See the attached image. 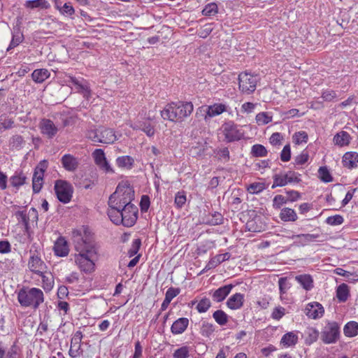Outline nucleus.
I'll list each match as a JSON object with an SVG mask.
<instances>
[{
    "label": "nucleus",
    "instance_id": "f257e3e1",
    "mask_svg": "<svg viewBox=\"0 0 358 358\" xmlns=\"http://www.w3.org/2000/svg\"><path fill=\"white\" fill-rule=\"evenodd\" d=\"M75 262L81 271L90 273L94 271L95 263L97 259V248L93 238L85 232L82 236L79 235L74 240Z\"/></svg>",
    "mask_w": 358,
    "mask_h": 358
},
{
    "label": "nucleus",
    "instance_id": "f03ea898",
    "mask_svg": "<svg viewBox=\"0 0 358 358\" xmlns=\"http://www.w3.org/2000/svg\"><path fill=\"white\" fill-rule=\"evenodd\" d=\"M193 110L194 106L192 102H171L161 111V116L164 120L171 122H182L190 115Z\"/></svg>",
    "mask_w": 358,
    "mask_h": 358
},
{
    "label": "nucleus",
    "instance_id": "7ed1b4c3",
    "mask_svg": "<svg viewBox=\"0 0 358 358\" xmlns=\"http://www.w3.org/2000/svg\"><path fill=\"white\" fill-rule=\"evenodd\" d=\"M17 294V301L24 308L36 310L44 302V294L39 288L23 287Z\"/></svg>",
    "mask_w": 358,
    "mask_h": 358
},
{
    "label": "nucleus",
    "instance_id": "20e7f679",
    "mask_svg": "<svg viewBox=\"0 0 358 358\" xmlns=\"http://www.w3.org/2000/svg\"><path fill=\"white\" fill-rule=\"evenodd\" d=\"M87 137L95 143L111 144L117 139L115 131L110 128L99 127L87 131Z\"/></svg>",
    "mask_w": 358,
    "mask_h": 358
},
{
    "label": "nucleus",
    "instance_id": "39448f33",
    "mask_svg": "<svg viewBox=\"0 0 358 358\" xmlns=\"http://www.w3.org/2000/svg\"><path fill=\"white\" fill-rule=\"evenodd\" d=\"M55 194L58 200L63 203H68L71 201L73 188L71 184L66 180H57L54 187Z\"/></svg>",
    "mask_w": 358,
    "mask_h": 358
},
{
    "label": "nucleus",
    "instance_id": "423d86ee",
    "mask_svg": "<svg viewBox=\"0 0 358 358\" xmlns=\"http://www.w3.org/2000/svg\"><path fill=\"white\" fill-rule=\"evenodd\" d=\"M340 326L336 322H329L321 332V340L325 344L336 343L340 338Z\"/></svg>",
    "mask_w": 358,
    "mask_h": 358
},
{
    "label": "nucleus",
    "instance_id": "0eeeda50",
    "mask_svg": "<svg viewBox=\"0 0 358 358\" xmlns=\"http://www.w3.org/2000/svg\"><path fill=\"white\" fill-rule=\"evenodd\" d=\"M258 79L256 75L243 72L238 75L239 90L244 94H250L256 90Z\"/></svg>",
    "mask_w": 358,
    "mask_h": 358
},
{
    "label": "nucleus",
    "instance_id": "6e6552de",
    "mask_svg": "<svg viewBox=\"0 0 358 358\" xmlns=\"http://www.w3.org/2000/svg\"><path fill=\"white\" fill-rule=\"evenodd\" d=\"M222 132L225 140L229 143L239 141L244 136L243 131L238 128L237 124L231 121L225 122L222 125Z\"/></svg>",
    "mask_w": 358,
    "mask_h": 358
},
{
    "label": "nucleus",
    "instance_id": "1a4fd4ad",
    "mask_svg": "<svg viewBox=\"0 0 358 358\" xmlns=\"http://www.w3.org/2000/svg\"><path fill=\"white\" fill-rule=\"evenodd\" d=\"M138 208L134 204L127 205L121 209V224L126 227H131L136 222L138 218Z\"/></svg>",
    "mask_w": 358,
    "mask_h": 358
},
{
    "label": "nucleus",
    "instance_id": "9d476101",
    "mask_svg": "<svg viewBox=\"0 0 358 358\" xmlns=\"http://www.w3.org/2000/svg\"><path fill=\"white\" fill-rule=\"evenodd\" d=\"M227 106L224 103H215L211 106H203L199 108L200 113L205 114L204 119L207 120L208 118L222 114L226 111Z\"/></svg>",
    "mask_w": 358,
    "mask_h": 358
},
{
    "label": "nucleus",
    "instance_id": "9b49d317",
    "mask_svg": "<svg viewBox=\"0 0 358 358\" xmlns=\"http://www.w3.org/2000/svg\"><path fill=\"white\" fill-rule=\"evenodd\" d=\"M83 334L77 331L71 338V348L69 352V356L72 358L78 357L83 355V350L81 348Z\"/></svg>",
    "mask_w": 358,
    "mask_h": 358
},
{
    "label": "nucleus",
    "instance_id": "f8f14e48",
    "mask_svg": "<svg viewBox=\"0 0 358 358\" xmlns=\"http://www.w3.org/2000/svg\"><path fill=\"white\" fill-rule=\"evenodd\" d=\"M39 129L43 135L48 138H52L56 136L58 131L57 127L50 120L43 118L39 122Z\"/></svg>",
    "mask_w": 358,
    "mask_h": 358
},
{
    "label": "nucleus",
    "instance_id": "ddd939ff",
    "mask_svg": "<svg viewBox=\"0 0 358 358\" xmlns=\"http://www.w3.org/2000/svg\"><path fill=\"white\" fill-rule=\"evenodd\" d=\"M28 266L31 272L38 275H42L47 269L45 262L35 253L30 257Z\"/></svg>",
    "mask_w": 358,
    "mask_h": 358
},
{
    "label": "nucleus",
    "instance_id": "4468645a",
    "mask_svg": "<svg viewBox=\"0 0 358 358\" xmlns=\"http://www.w3.org/2000/svg\"><path fill=\"white\" fill-rule=\"evenodd\" d=\"M116 190L119 193V195L122 198H124L126 204H132L131 201L134 199V191L129 184L127 182H120L116 187Z\"/></svg>",
    "mask_w": 358,
    "mask_h": 358
},
{
    "label": "nucleus",
    "instance_id": "2eb2a0df",
    "mask_svg": "<svg viewBox=\"0 0 358 358\" xmlns=\"http://www.w3.org/2000/svg\"><path fill=\"white\" fill-rule=\"evenodd\" d=\"M95 164L106 173H113V169L108 162L105 153L102 149H96L92 152Z\"/></svg>",
    "mask_w": 358,
    "mask_h": 358
},
{
    "label": "nucleus",
    "instance_id": "dca6fc26",
    "mask_svg": "<svg viewBox=\"0 0 358 358\" xmlns=\"http://www.w3.org/2000/svg\"><path fill=\"white\" fill-rule=\"evenodd\" d=\"M20 357L21 350L15 343L7 348L3 342L0 341V358H20Z\"/></svg>",
    "mask_w": 358,
    "mask_h": 358
},
{
    "label": "nucleus",
    "instance_id": "f3484780",
    "mask_svg": "<svg viewBox=\"0 0 358 358\" xmlns=\"http://www.w3.org/2000/svg\"><path fill=\"white\" fill-rule=\"evenodd\" d=\"M266 225L259 215H255L250 219L245 224V229L251 232H260L266 229Z\"/></svg>",
    "mask_w": 358,
    "mask_h": 358
},
{
    "label": "nucleus",
    "instance_id": "a211bd4d",
    "mask_svg": "<svg viewBox=\"0 0 358 358\" xmlns=\"http://www.w3.org/2000/svg\"><path fill=\"white\" fill-rule=\"evenodd\" d=\"M61 163L63 168L69 172H74L79 166V160L76 157L70 154H65L61 159Z\"/></svg>",
    "mask_w": 358,
    "mask_h": 358
},
{
    "label": "nucleus",
    "instance_id": "6ab92c4d",
    "mask_svg": "<svg viewBox=\"0 0 358 358\" xmlns=\"http://www.w3.org/2000/svg\"><path fill=\"white\" fill-rule=\"evenodd\" d=\"M323 306L317 303H308L306 308V314L313 319L321 317L324 313Z\"/></svg>",
    "mask_w": 358,
    "mask_h": 358
},
{
    "label": "nucleus",
    "instance_id": "aec40b11",
    "mask_svg": "<svg viewBox=\"0 0 358 358\" xmlns=\"http://www.w3.org/2000/svg\"><path fill=\"white\" fill-rule=\"evenodd\" d=\"M53 249L55 255L58 257H66L69 252L67 241L62 236L55 241Z\"/></svg>",
    "mask_w": 358,
    "mask_h": 358
},
{
    "label": "nucleus",
    "instance_id": "412c9836",
    "mask_svg": "<svg viewBox=\"0 0 358 358\" xmlns=\"http://www.w3.org/2000/svg\"><path fill=\"white\" fill-rule=\"evenodd\" d=\"M234 287V285L229 284L217 289L212 294L213 301L216 302H221L224 301L231 292Z\"/></svg>",
    "mask_w": 358,
    "mask_h": 358
},
{
    "label": "nucleus",
    "instance_id": "4be33fe9",
    "mask_svg": "<svg viewBox=\"0 0 358 358\" xmlns=\"http://www.w3.org/2000/svg\"><path fill=\"white\" fill-rule=\"evenodd\" d=\"M230 257L231 255L229 252H225L223 254L215 255L209 260V262L206 265L203 271H208L217 267L221 263L228 260L230 258Z\"/></svg>",
    "mask_w": 358,
    "mask_h": 358
},
{
    "label": "nucleus",
    "instance_id": "5701e85b",
    "mask_svg": "<svg viewBox=\"0 0 358 358\" xmlns=\"http://www.w3.org/2000/svg\"><path fill=\"white\" fill-rule=\"evenodd\" d=\"M244 302V294L236 293L231 295L227 301V306L231 310L240 309Z\"/></svg>",
    "mask_w": 358,
    "mask_h": 358
},
{
    "label": "nucleus",
    "instance_id": "b1692460",
    "mask_svg": "<svg viewBox=\"0 0 358 358\" xmlns=\"http://www.w3.org/2000/svg\"><path fill=\"white\" fill-rule=\"evenodd\" d=\"M343 164L350 169L358 167V153L355 152H346L343 157Z\"/></svg>",
    "mask_w": 358,
    "mask_h": 358
},
{
    "label": "nucleus",
    "instance_id": "393cba45",
    "mask_svg": "<svg viewBox=\"0 0 358 358\" xmlns=\"http://www.w3.org/2000/svg\"><path fill=\"white\" fill-rule=\"evenodd\" d=\"M189 325V320L187 317H180L176 320L171 327V331L173 334H182Z\"/></svg>",
    "mask_w": 358,
    "mask_h": 358
},
{
    "label": "nucleus",
    "instance_id": "a878e982",
    "mask_svg": "<svg viewBox=\"0 0 358 358\" xmlns=\"http://www.w3.org/2000/svg\"><path fill=\"white\" fill-rule=\"evenodd\" d=\"M108 205L109 208H124L127 206L126 202L124 203V198H122L117 191L115 189V192H113L109 197Z\"/></svg>",
    "mask_w": 358,
    "mask_h": 358
},
{
    "label": "nucleus",
    "instance_id": "bb28decb",
    "mask_svg": "<svg viewBox=\"0 0 358 358\" xmlns=\"http://www.w3.org/2000/svg\"><path fill=\"white\" fill-rule=\"evenodd\" d=\"M44 173L34 169L32 178V189L34 193H38L41 191L43 184Z\"/></svg>",
    "mask_w": 358,
    "mask_h": 358
},
{
    "label": "nucleus",
    "instance_id": "cd10ccee",
    "mask_svg": "<svg viewBox=\"0 0 358 358\" xmlns=\"http://www.w3.org/2000/svg\"><path fill=\"white\" fill-rule=\"evenodd\" d=\"M351 140L350 134L345 131H342L336 134L334 137V142L335 145L343 147L348 145Z\"/></svg>",
    "mask_w": 358,
    "mask_h": 358
},
{
    "label": "nucleus",
    "instance_id": "c85d7f7f",
    "mask_svg": "<svg viewBox=\"0 0 358 358\" xmlns=\"http://www.w3.org/2000/svg\"><path fill=\"white\" fill-rule=\"evenodd\" d=\"M295 280L307 291L310 290L313 287V280L311 275L308 274L296 275Z\"/></svg>",
    "mask_w": 358,
    "mask_h": 358
},
{
    "label": "nucleus",
    "instance_id": "c756f323",
    "mask_svg": "<svg viewBox=\"0 0 358 358\" xmlns=\"http://www.w3.org/2000/svg\"><path fill=\"white\" fill-rule=\"evenodd\" d=\"M298 343V336L292 331L286 333L281 338L280 343L285 347H292Z\"/></svg>",
    "mask_w": 358,
    "mask_h": 358
},
{
    "label": "nucleus",
    "instance_id": "7c9ffc66",
    "mask_svg": "<svg viewBox=\"0 0 358 358\" xmlns=\"http://www.w3.org/2000/svg\"><path fill=\"white\" fill-rule=\"evenodd\" d=\"M280 219L284 222H294L298 217L295 210L290 208H284L280 213Z\"/></svg>",
    "mask_w": 358,
    "mask_h": 358
},
{
    "label": "nucleus",
    "instance_id": "2f4dec72",
    "mask_svg": "<svg viewBox=\"0 0 358 358\" xmlns=\"http://www.w3.org/2000/svg\"><path fill=\"white\" fill-rule=\"evenodd\" d=\"M50 72L45 69H36L31 73L33 80L38 83L44 82L50 77Z\"/></svg>",
    "mask_w": 358,
    "mask_h": 358
},
{
    "label": "nucleus",
    "instance_id": "473e14b6",
    "mask_svg": "<svg viewBox=\"0 0 358 358\" xmlns=\"http://www.w3.org/2000/svg\"><path fill=\"white\" fill-rule=\"evenodd\" d=\"M320 235L319 234H301L298 235H294L292 238L299 239V242L302 245H306V243L312 241H319V238H320Z\"/></svg>",
    "mask_w": 358,
    "mask_h": 358
},
{
    "label": "nucleus",
    "instance_id": "72a5a7b5",
    "mask_svg": "<svg viewBox=\"0 0 358 358\" xmlns=\"http://www.w3.org/2000/svg\"><path fill=\"white\" fill-rule=\"evenodd\" d=\"M343 333L347 337H354L358 334V323L355 321L348 322L343 328Z\"/></svg>",
    "mask_w": 358,
    "mask_h": 358
},
{
    "label": "nucleus",
    "instance_id": "f704fd0d",
    "mask_svg": "<svg viewBox=\"0 0 358 358\" xmlns=\"http://www.w3.org/2000/svg\"><path fill=\"white\" fill-rule=\"evenodd\" d=\"M107 215L111 222H113L116 225L121 224V222H122V219H121V209L120 208H109L107 210Z\"/></svg>",
    "mask_w": 358,
    "mask_h": 358
},
{
    "label": "nucleus",
    "instance_id": "c9c22d12",
    "mask_svg": "<svg viewBox=\"0 0 358 358\" xmlns=\"http://www.w3.org/2000/svg\"><path fill=\"white\" fill-rule=\"evenodd\" d=\"M273 183L271 186L272 189L277 187H284L289 183L287 181V175L286 173H280L273 175Z\"/></svg>",
    "mask_w": 358,
    "mask_h": 358
},
{
    "label": "nucleus",
    "instance_id": "e433bc0d",
    "mask_svg": "<svg viewBox=\"0 0 358 358\" xmlns=\"http://www.w3.org/2000/svg\"><path fill=\"white\" fill-rule=\"evenodd\" d=\"M134 162V159L128 155L119 157L116 159V164L119 167L127 169L132 168Z\"/></svg>",
    "mask_w": 358,
    "mask_h": 358
},
{
    "label": "nucleus",
    "instance_id": "4c0bfd02",
    "mask_svg": "<svg viewBox=\"0 0 358 358\" xmlns=\"http://www.w3.org/2000/svg\"><path fill=\"white\" fill-rule=\"evenodd\" d=\"M305 334L306 335L305 343L309 345L315 342L319 336V331L313 327L307 328Z\"/></svg>",
    "mask_w": 358,
    "mask_h": 358
},
{
    "label": "nucleus",
    "instance_id": "58836bf2",
    "mask_svg": "<svg viewBox=\"0 0 358 358\" xmlns=\"http://www.w3.org/2000/svg\"><path fill=\"white\" fill-rule=\"evenodd\" d=\"M27 177L22 172H16L13 176L10 178V182L12 186L19 187L25 183Z\"/></svg>",
    "mask_w": 358,
    "mask_h": 358
},
{
    "label": "nucleus",
    "instance_id": "ea45409f",
    "mask_svg": "<svg viewBox=\"0 0 358 358\" xmlns=\"http://www.w3.org/2000/svg\"><path fill=\"white\" fill-rule=\"evenodd\" d=\"M17 222L22 223L25 229L27 231L29 228V217L27 215L26 210H17L14 213Z\"/></svg>",
    "mask_w": 358,
    "mask_h": 358
},
{
    "label": "nucleus",
    "instance_id": "a19ab883",
    "mask_svg": "<svg viewBox=\"0 0 358 358\" xmlns=\"http://www.w3.org/2000/svg\"><path fill=\"white\" fill-rule=\"evenodd\" d=\"M349 296V289L347 285L343 283L340 285L336 290V296L339 301L345 302Z\"/></svg>",
    "mask_w": 358,
    "mask_h": 358
},
{
    "label": "nucleus",
    "instance_id": "79ce46f5",
    "mask_svg": "<svg viewBox=\"0 0 358 358\" xmlns=\"http://www.w3.org/2000/svg\"><path fill=\"white\" fill-rule=\"evenodd\" d=\"M14 127V120L6 113L0 115V129H9Z\"/></svg>",
    "mask_w": 358,
    "mask_h": 358
},
{
    "label": "nucleus",
    "instance_id": "37998d69",
    "mask_svg": "<svg viewBox=\"0 0 358 358\" xmlns=\"http://www.w3.org/2000/svg\"><path fill=\"white\" fill-rule=\"evenodd\" d=\"M215 331L214 325L212 323L203 321L201 324L200 333L206 338H210Z\"/></svg>",
    "mask_w": 358,
    "mask_h": 358
},
{
    "label": "nucleus",
    "instance_id": "c03bdc74",
    "mask_svg": "<svg viewBox=\"0 0 358 358\" xmlns=\"http://www.w3.org/2000/svg\"><path fill=\"white\" fill-rule=\"evenodd\" d=\"M268 154L266 148L261 144H255L252 146L251 155L255 157H264Z\"/></svg>",
    "mask_w": 358,
    "mask_h": 358
},
{
    "label": "nucleus",
    "instance_id": "a18cd8bd",
    "mask_svg": "<svg viewBox=\"0 0 358 358\" xmlns=\"http://www.w3.org/2000/svg\"><path fill=\"white\" fill-rule=\"evenodd\" d=\"M24 40V36L22 33H21L19 30L17 31H15L13 34L11 41L9 44V46L7 48V51H9L11 49H13L14 48L17 47L20 45Z\"/></svg>",
    "mask_w": 358,
    "mask_h": 358
},
{
    "label": "nucleus",
    "instance_id": "49530a36",
    "mask_svg": "<svg viewBox=\"0 0 358 358\" xmlns=\"http://www.w3.org/2000/svg\"><path fill=\"white\" fill-rule=\"evenodd\" d=\"M25 6L29 8H48L50 5L46 0H29L25 3Z\"/></svg>",
    "mask_w": 358,
    "mask_h": 358
},
{
    "label": "nucleus",
    "instance_id": "de8ad7c7",
    "mask_svg": "<svg viewBox=\"0 0 358 358\" xmlns=\"http://www.w3.org/2000/svg\"><path fill=\"white\" fill-rule=\"evenodd\" d=\"M217 13L218 6L215 3L206 4L201 11L202 15L207 17L215 16Z\"/></svg>",
    "mask_w": 358,
    "mask_h": 358
},
{
    "label": "nucleus",
    "instance_id": "09e8293b",
    "mask_svg": "<svg viewBox=\"0 0 358 358\" xmlns=\"http://www.w3.org/2000/svg\"><path fill=\"white\" fill-rule=\"evenodd\" d=\"M187 201L186 192L183 190L178 192L175 195L174 204L178 209L182 208Z\"/></svg>",
    "mask_w": 358,
    "mask_h": 358
},
{
    "label": "nucleus",
    "instance_id": "8fccbe9b",
    "mask_svg": "<svg viewBox=\"0 0 358 358\" xmlns=\"http://www.w3.org/2000/svg\"><path fill=\"white\" fill-rule=\"evenodd\" d=\"M76 90L78 92L82 93L83 96L86 99H89L91 95V90L90 86L86 80L82 78V80L76 87Z\"/></svg>",
    "mask_w": 358,
    "mask_h": 358
},
{
    "label": "nucleus",
    "instance_id": "3c124183",
    "mask_svg": "<svg viewBox=\"0 0 358 358\" xmlns=\"http://www.w3.org/2000/svg\"><path fill=\"white\" fill-rule=\"evenodd\" d=\"M213 317L216 322L221 326L225 325L228 322V315L222 310L215 311Z\"/></svg>",
    "mask_w": 358,
    "mask_h": 358
},
{
    "label": "nucleus",
    "instance_id": "603ef678",
    "mask_svg": "<svg viewBox=\"0 0 358 358\" xmlns=\"http://www.w3.org/2000/svg\"><path fill=\"white\" fill-rule=\"evenodd\" d=\"M335 271L336 274L346 278L347 280L350 282H356L358 280V275L352 273L350 271H345L341 268H337Z\"/></svg>",
    "mask_w": 358,
    "mask_h": 358
},
{
    "label": "nucleus",
    "instance_id": "864d4df0",
    "mask_svg": "<svg viewBox=\"0 0 358 358\" xmlns=\"http://www.w3.org/2000/svg\"><path fill=\"white\" fill-rule=\"evenodd\" d=\"M224 217L220 213L215 212L210 215V217L208 219L206 223L209 225L215 226L223 224Z\"/></svg>",
    "mask_w": 358,
    "mask_h": 358
},
{
    "label": "nucleus",
    "instance_id": "5fc2aeb1",
    "mask_svg": "<svg viewBox=\"0 0 358 358\" xmlns=\"http://www.w3.org/2000/svg\"><path fill=\"white\" fill-rule=\"evenodd\" d=\"M255 120L259 125H265L272 121V116L266 112H262L256 115Z\"/></svg>",
    "mask_w": 358,
    "mask_h": 358
},
{
    "label": "nucleus",
    "instance_id": "6e6d98bb",
    "mask_svg": "<svg viewBox=\"0 0 358 358\" xmlns=\"http://www.w3.org/2000/svg\"><path fill=\"white\" fill-rule=\"evenodd\" d=\"M318 173L321 180L324 182H330L333 180V178L326 166L320 167Z\"/></svg>",
    "mask_w": 358,
    "mask_h": 358
},
{
    "label": "nucleus",
    "instance_id": "4d7b16f0",
    "mask_svg": "<svg viewBox=\"0 0 358 358\" xmlns=\"http://www.w3.org/2000/svg\"><path fill=\"white\" fill-rule=\"evenodd\" d=\"M211 302L208 298L203 297L196 307L199 313H206L210 307Z\"/></svg>",
    "mask_w": 358,
    "mask_h": 358
},
{
    "label": "nucleus",
    "instance_id": "13d9d810",
    "mask_svg": "<svg viewBox=\"0 0 358 358\" xmlns=\"http://www.w3.org/2000/svg\"><path fill=\"white\" fill-rule=\"evenodd\" d=\"M173 358H187L189 357V350L187 346H182L177 350L173 354Z\"/></svg>",
    "mask_w": 358,
    "mask_h": 358
},
{
    "label": "nucleus",
    "instance_id": "bf43d9fd",
    "mask_svg": "<svg viewBox=\"0 0 358 358\" xmlns=\"http://www.w3.org/2000/svg\"><path fill=\"white\" fill-rule=\"evenodd\" d=\"M24 143L23 137L20 135H14L10 140V144L12 148L15 149H20L22 147Z\"/></svg>",
    "mask_w": 358,
    "mask_h": 358
},
{
    "label": "nucleus",
    "instance_id": "052dcab7",
    "mask_svg": "<svg viewBox=\"0 0 358 358\" xmlns=\"http://www.w3.org/2000/svg\"><path fill=\"white\" fill-rule=\"evenodd\" d=\"M59 13L63 15L71 17L75 13V9L71 3H65L63 4L62 8H61Z\"/></svg>",
    "mask_w": 358,
    "mask_h": 358
},
{
    "label": "nucleus",
    "instance_id": "680f3d73",
    "mask_svg": "<svg viewBox=\"0 0 358 358\" xmlns=\"http://www.w3.org/2000/svg\"><path fill=\"white\" fill-rule=\"evenodd\" d=\"M343 222L344 219L343 216L340 215L329 216L326 219V223L331 226L340 225L343 224Z\"/></svg>",
    "mask_w": 358,
    "mask_h": 358
},
{
    "label": "nucleus",
    "instance_id": "e2e57ef3",
    "mask_svg": "<svg viewBox=\"0 0 358 358\" xmlns=\"http://www.w3.org/2000/svg\"><path fill=\"white\" fill-rule=\"evenodd\" d=\"M287 203V199L282 195L278 194L273 199V207L275 209H280L283 204Z\"/></svg>",
    "mask_w": 358,
    "mask_h": 358
},
{
    "label": "nucleus",
    "instance_id": "0e129e2a",
    "mask_svg": "<svg viewBox=\"0 0 358 358\" xmlns=\"http://www.w3.org/2000/svg\"><path fill=\"white\" fill-rule=\"evenodd\" d=\"M293 140L294 142L298 145L302 143H306L308 141V134L306 131L296 132L293 136Z\"/></svg>",
    "mask_w": 358,
    "mask_h": 358
},
{
    "label": "nucleus",
    "instance_id": "69168bd1",
    "mask_svg": "<svg viewBox=\"0 0 358 358\" xmlns=\"http://www.w3.org/2000/svg\"><path fill=\"white\" fill-rule=\"evenodd\" d=\"M141 245V241L140 238L134 239L132 242L131 248L128 251L129 257H133L136 255Z\"/></svg>",
    "mask_w": 358,
    "mask_h": 358
},
{
    "label": "nucleus",
    "instance_id": "338daca9",
    "mask_svg": "<svg viewBox=\"0 0 358 358\" xmlns=\"http://www.w3.org/2000/svg\"><path fill=\"white\" fill-rule=\"evenodd\" d=\"M180 292V289L178 287H170L167 289L165 294V299L171 301L173 298L178 296Z\"/></svg>",
    "mask_w": 358,
    "mask_h": 358
},
{
    "label": "nucleus",
    "instance_id": "774afa93",
    "mask_svg": "<svg viewBox=\"0 0 358 358\" xmlns=\"http://www.w3.org/2000/svg\"><path fill=\"white\" fill-rule=\"evenodd\" d=\"M291 159V148L289 144L284 146L280 153L281 161L286 162L289 161Z\"/></svg>",
    "mask_w": 358,
    "mask_h": 358
}]
</instances>
